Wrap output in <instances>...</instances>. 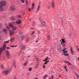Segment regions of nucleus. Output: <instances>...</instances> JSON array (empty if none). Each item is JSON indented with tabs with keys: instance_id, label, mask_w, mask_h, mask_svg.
I'll return each instance as SVG.
<instances>
[{
	"instance_id": "nucleus-1",
	"label": "nucleus",
	"mask_w": 79,
	"mask_h": 79,
	"mask_svg": "<svg viewBox=\"0 0 79 79\" xmlns=\"http://www.w3.org/2000/svg\"><path fill=\"white\" fill-rule=\"evenodd\" d=\"M6 6V1H2L0 2V11H3L4 7Z\"/></svg>"
},
{
	"instance_id": "nucleus-2",
	"label": "nucleus",
	"mask_w": 79,
	"mask_h": 79,
	"mask_svg": "<svg viewBox=\"0 0 79 79\" xmlns=\"http://www.w3.org/2000/svg\"><path fill=\"white\" fill-rule=\"evenodd\" d=\"M9 27H11L13 30H16L17 28L16 26L13 25V24L12 23H9Z\"/></svg>"
},
{
	"instance_id": "nucleus-3",
	"label": "nucleus",
	"mask_w": 79,
	"mask_h": 79,
	"mask_svg": "<svg viewBox=\"0 0 79 79\" xmlns=\"http://www.w3.org/2000/svg\"><path fill=\"white\" fill-rule=\"evenodd\" d=\"M6 55H7V59H10L11 58V56L10 54V52L7 50L6 51Z\"/></svg>"
},
{
	"instance_id": "nucleus-4",
	"label": "nucleus",
	"mask_w": 79,
	"mask_h": 79,
	"mask_svg": "<svg viewBox=\"0 0 79 79\" xmlns=\"http://www.w3.org/2000/svg\"><path fill=\"white\" fill-rule=\"evenodd\" d=\"M10 10L11 11H14L16 10V8H15V6L14 5L11 6L10 7Z\"/></svg>"
},
{
	"instance_id": "nucleus-5",
	"label": "nucleus",
	"mask_w": 79,
	"mask_h": 79,
	"mask_svg": "<svg viewBox=\"0 0 79 79\" xmlns=\"http://www.w3.org/2000/svg\"><path fill=\"white\" fill-rule=\"evenodd\" d=\"M57 49L60 52H61V46L60 44H58L57 46Z\"/></svg>"
},
{
	"instance_id": "nucleus-6",
	"label": "nucleus",
	"mask_w": 79,
	"mask_h": 79,
	"mask_svg": "<svg viewBox=\"0 0 79 79\" xmlns=\"http://www.w3.org/2000/svg\"><path fill=\"white\" fill-rule=\"evenodd\" d=\"M10 71L9 70H4L3 71V74H5V75H6V74H8L9 73H10Z\"/></svg>"
},
{
	"instance_id": "nucleus-7",
	"label": "nucleus",
	"mask_w": 79,
	"mask_h": 79,
	"mask_svg": "<svg viewBox=\"0 0 79 79\" xmlns=\"http://www.w3.org/2000/svg\"><path fill=\"white\" fill-rule=\"evenodd\" d=\"M20 48L22 51H23V50H24L26 48V47L25 46H21L20 47Z\"/></svg>"
},
{
	"instance_id": "nucleus-8",
	"label": "nucleus",
	"mask_w": 79,
	"mask_h": 79,
	"mask_svg": "<svg viewBox=\"0 0 79 79\" xmlns=\"http://www.w3.org/2000/svg\"><path fill=\"white\" fill-rule=\"evenodd\" d=\"M64 62L66 64H68V65H69V66H71V65L72 64L71 63H70V62H69L68 61H64Z\"/></svg>"
},
{
	"instance_id": "nucleus-9",
	"label": "nucleus",
	"mask_w": 79,
	"mask_h": 79,
	"mask_svg": "<svg viewBox=\"0 0 79 79\" xmlns=\"http://www.w3.org/2000/svg\"><path fill=\"white\" fill-rule=\"evenodd\" d=\"M52 8H54L55 6V2H52Z\"/></svg>"
},
{
	"instance_id": "nucleus-10",
	"label": "nucleus",
	"mask_w": 79,
	"mask_h": 79,
	"mask_svg": "<svg viewBox=\"0 0 79 79\" xmlns=\"http://www.w3.org/2000/svg\"><path fill=\"white\" fill-rule=\"evenodd\" d=\"M41 23L44 26H47V23L44 21L41 22Z\"/></svg>"
},
{
	"instance_id": "nucleus-11",
	"label": "nucleus",
	"mask_w": 79,
	"mask_h": 79,
	"mask_svg": "<svg viewBox=\"0 0 79 79\" xmlns=\"http://www.w3.org/2000/svg\"><path fill=\"white\" fill-rule=\"evenodd\" d=\"M3 31L4 33H5V34H6V33H7V30H6V29H4L3 30Z\"/></svg>"
},
{
	"instance_id": "nucleus-12",
	"label": "nucleus",
	"mask_w": 79,
	"mask_h": 79,
	"mask_svg": "<svg viewBox=\"0 0 79 79\" xmlns=\"http://www.w3.org/2000/svg\"><path fill=\"white\" fill-rule=\"evenodd\" d=\"M15 33V32L13 31H10V35H12Z\"/></svg>"
},
{
	"instance_id": "nucleus-13",
	"label": "nucleus",
	"mask_w": 79,
	"mask_h": 79,
	"mask_svg": "<svg viewBox=\"0 0 79 79\" xmlns=\"http://www.w3.org/2000/svg\"><path fill=\"white\" fill-rule=\"evenodd\" d=\"M30 39V37H28L26 39L25 41L26 42H28L29 41V40Z\"/></svg>"
},
{
	"instance_id": "nucleus-14",
	"label": "nucleus",
	"mask_w": 79,
	"mask_h": 79,
	"mask_svg": "<svg viewBox=\"0 0 79 79\" xmlns=\"http://www.w3.org/2000/svg\"><path fill=\"white\" fill-rule=\"evenodd\" d=\"M70 49H71L70 50H71V53L72 55H74V51H73V49L72 48H71Z\"/></svg>"
},
{
	"instance_id": "nucleus-15",
	"label": "nucleus",
	"mask_w": 79,
	"mask_h": 79,
	"mask_svg": "<svg viewBox=\"0 0 79 79\" xmlns=\"http://www.w3.org/2000/svg\"><path fill=\"white\" fill-rule=\"evenodd\" d=\"M4 50H5L3 49L2 48H0V55H1V53L2 52L4 51Z\"/></svg>"
},
{
	"instance_id": "nucleus-16",
	"label": "nucleus",
	"mask_w": 79,
	"mask_h": 79,
	"mask_svg": "<svg viewBox=\"0 0 79 79\" xmlns=\"http://www.w3.org/2000/svg\"><path fill=\"white\" fill-rule=\"evenodd\" d=\"M6 47V44L5 43H4L3 44V47L2 48L3 50H5Z\"/></svg>"
},
{
	"instance_id": "nucleus-17",
	"label": "nucleus",
	"mask_w": 79,
	"mask_h": 79,
	"mask_svg": "<svg viewBox=\"0 0 79 79\" xmlns=\"http://www.w3.org/2000/svg\"><path fill=\"white\" fill-rule=\"evenodd\" d=\"M35 7V4L34 3L32 4V9H34Z\"/></svg>"
},
{
	"instance_id": "nucleus-18",
	"label": "nucleus",
	"mask_w": 79,
	"mask_h": 79,
	"mask_svg": "<svg viewBox=\"0 0 79 79\" xmlns=\"http://www.w3.org/2000/svg\"><path fill=\"white\" fill-rule=\"evenodd\" d=\"M14 40H15V38H12L11 39L10 41L11 42H13L14 41Z\"/></svg>"
},
{
	"instance_id": "nucleus-19",
	"label": "nucleus",
	"mask_w": 79,
	"mask_h": 79,
	"mask_svg": "<svg viewBox=\"0 0 79 79\" xmlns=\"http://www.w3.org/2000/svg\"><path fill=\"white\" fill-rule=\"evenodd\" d=\"M47 39L48 40H50V35H48L47 36Z\"/></svg>"
},
{
	"instance_id": "nucleus-20",
	"label": "nucleus",
	"mask_w": 79,
	"mask_h": 79,
	"mask_svg": "<svg viewBox=\"0 0 79 79\" xmlns=\"http://www.w3.org/2000/svg\"><path fill=\"white\" fill-rule=\"evenodd\" d=\"M62 42L61 43V44H62V43H65V39H63V38H62Z\"/></svg>"
},
{
	"instance_id": "nucleus-21",
	"label": "nucleus",
	"mask_w": 79,
	"mask_h": 79,
	"mask_svg": "<svg viewBox=\"0 0 79 79\" xmlns=\"http://www.w3.org/2000/svg\"><path fill=\"white\" fill-rule=\"evenodd\" d=\"M16 24H20V20H19V21H16Z\"/></svg>"
},
{
	"instance_id": "nucleus-22",
	"label": "nucleus",
	"mask_w": 79,
	"mask_h": 79,
	"mask_svg": "<svg viewBox=\"0 0 79 79\" xmlns=\"http://www.w3.org/2000/svg\"><path fill=\"white\" fill-rule=\"evenodd\" d=\"M25 37V36H24V35L22 36L21 37V40H24V38Z\"/></svg>"
},
{
	"instance_id": "nucleus-23",
	"label": "nucleus",
	"mask_w": 79,
	"mask_h": 79,
	"mask_svg": "<svg viewBox=\"0 0 79 79\" xmlns=\"http://www.w3.org/2000/svg\"><path fill=\"white\" fill-rule=\"evenodd\" d=\"M64 55L66 56H69V54L68 53H65L64 54Z\"/></svg>"
},
{
	"instance_id": "nucleus-24",
	"label": "nucleus",
	"mask_w": 79,
	"mask_h": 79,
	"mask_svg": "<svg viewBox=\"0 0 79 79\" xmlns=\"http://www.w3.org/2000/svg\"><path fill=\"white\" fill-rule=\"evenodd\" d=\"M15 19H16V18L15 17H11L10 18V19L11 20H15Z\"/></svg>"
},
{
	"instance_id": "nucleus-25",
	"label": "nucleus",
	"mask_w": 79,
	"mask_h": 79,
	"mask_svg": "<svg viewBox=\"0 0 79 79\" xmlns=\"http://www.w3.org/2000/svg\"><path fill=\"white\" fill-rule=\"evenodd\" d=\"M48 77V75H47V74H46V75H45L44 76V79H47L45 78H46V77Z\"/></svg>"
},
{
	"instance_id": "nucleus-26",
	"label": "nucleus",
	"mask_w": 79,
	"mask_h": 79,
	"mask_svg": "<svg viewBox=\"0 0 79 79\" xmlns=\"http://www.w3.org/2000/svg\"><path fill=\"white\" fill-rule=\"evenodd\" d=\"M39 64H36V67H35V69H37V68H38V66H39Z\"/></svg>"
},
{
	"instance_id": "nucleus-27",
	"label": "nucleus",
	"mask_w": 79,
	"mask_h": 79,
	"mask_svg": "<svg viewBox=\"0 0 79 79\" xmlns=\"http://www.w3.org/2000/svg\"><path fill=\"white\" fill-rule=\"evenodd\" d=\"M60 20H61V22H62V23H63V18L61 17L60 18Z\"/></svg>"
},
{
	"instance_id": "nucleus-28",
	"label": "nucleus",
	"mask_w": 79,
	"mask_h": 79,
	"mask_svg": "<svg viewBox=\"0 0 79 79\" xmlns=\"http://www.w3.org/2000/svg\"><path fill=\"white\" fill-rule=\"evenodd\" d=\"M69 35V37H71V32L70 31H69L68 32Z\"/></svg>"
},
{
	"instance_id": "nucleus-29",
	"label": "nucleus",
	"mask_w": 79,
	"mask_h": 79,
	"mask_svg": "<svg viewBox=\"0 0 79 79\" xmlns=\"http://www.w3.org/2000/svg\"><path fill=\"white\" fill-rule=\"evenodd\" d=\"M27 63H28V61H27L25 64H24V66H26V65H27Z\"/></svg>"
},
{
	"instance_id": "nucleus-30",
	"label": "nucleus",
	"mask_w": 79,
	"mask_h": 79,
	"mask_svg": "<svg viewBox=\"0 0 79 79\" xmlns=\"http://www.w3.org/2000/svg\"><path fill=\"white\" fill-rule=\"evenodd\" d=\"M16 63V62L15 61H14L13 63V64H14V66L15 67H15H16V66H15V64Z\"/></svg>"
},
{
	"instance_id": "nucleus-31",
	"label": "nucleus",
	"mask_w": 79,
	"mask_h": 79,
	"mask_svg": "<svg viewBox=\"0 0 79 79\" xmlns=\"http://www.w3.org/2000/svg\"><path fill=\"white\" fill-rule=\"evenodd\" d=\"M22 3H24V0H20Z\"/></svg>"
},
{
	"instance_id": "nucleus-32",
	"label": "nucleus",
	"mask_w": 79,
	"mask_h": 79,
	"mask_svg": "<svg viewBox=\"0 0 79 79\" xmlns=\"http://www.w3.org/2000/svg\"><path fill=\"white\" fill-rule=\"evenodd\" d=\"M10 42V40H8L6 41H5L4 42V43H6V44H8L9 43V42Z\"/></svg>"
},
{
	"instance_id": "nucleus-33",
	"label": "nucleus",
	"mask_w": 79,
	"mask_h": 79,
	"mask_svg": "<svg viewBox=\"0 0 79 79\" xmlns=\"http://www.w3.org/2000/svg\"><path fill=\"white\" fill-rule=\"evenodd\" d=\"M29 70L30 71H32V68L31 67L29 68Z\"/></svg>"
},
{
	"instance_id": "nucleus-34",
	"label": "nucleus",
	"mask_w": 79,
	"mask_h": 79,
	"mask_svg": "<svg viewBox=\"0 0 79 79\" xmlns=\"http://www.w3.org/2000/svg\"><path fill=\"white\" fill-rule=\"evenodd\" d=\"M36 60H37V62L39 63V59L37 58H36Z\"/></svg>"
},
{
	"instance_id": "nucleus-35",
	"label": "nucleus",
	"mask_w": 79,
	"mask_h": 79,
	"mask_svg": "<svg viewBox=\"0 0 79 79\" xmlns=\"http://www.w3.org/2000/svg\"><path fill=\"white\" fill-rule=\"evenodd\" d=\"M17 47V46H10V47L11 48H13V47Z\"/></svg>"
},
{
	"instance_id": "nucleus-36",
	"label": "nucleus",
	"mask_w": 79,
	"mask_h": 79,
	"mask_svg": "<svg viewBox=\"0 0 79 79\" xmlns=\"http://www.w3.org/2000/svg\"><path fill=\"white\" fill-rule=\"evenodd\" d=\"M67 52H68V51L66 50V51H64L63 52V53H67Z\"/></svg>"
},
{
	"instance_id": "nucleus-37",
	"label": "nucleus",
	"mask_w": 79,
	"mask_h": 79,
	"mask_svg": "<svg viewBox=\"0 0 79 79\" xmlns=\"http://www.w3.org/2000/svg\"><path fill=\"white\" fill-rule=\"evenodd\" d=\"M35 33V31H33L31 33V35H32V34H34Z\"/></svg>"
},
{
	"instance_id": "nucleus-38",
	"label": "nucleus",
	"mask_w": 79,
	"mask_h": 79,
	"mask_svg": "<svg viewBox=\"0 0 79 79\" xmlns=\"http://www.w3.org/2000/svg\"><path fill=\"white\" fill-rule=\"evenodd\" d=\"M26 4L27 5H28L29 4V2H28L27 1L26 2Z\"/></svg>"
},
{
	"instance_id": "nucleus-39",
	"label": "nucleus",
	"mask_w": 79,
	"mask_h": 79,
	"mask_svg": "<svg viewBox=\"0 0 79 79\" xmlns=\"http://www.w3.org/2000/svg\"><path fill=\"white\" fill-rule=\"evenodd\" d=\"M40 6H38L37 9V11H39V9H40Z\"/></svg>"
},
{
	"instance_id": "nucleus-40",
	"label": "nucleus",
	"mask_w": 79,
	"mask_h": 79,
	"mask_svg": "<svg viewBox=\"0 0 79 79\" xmlns=\"http://www.w3.org/2000/svg\"><path fill=\"white\" fill-rule=\"evenodd\" d=\"M65 43H63V44H62V46L63 47H64V46H65Z\"/></svg>"
},
{
	"instance_id": "nucleus-41",
	"label": "nucleus",
	"mask_w": 79,
	"mask_h": 79,
	"mask_svg": "<svg viewBox=\"0 0 79 79\" xmlns=\"http://www.w3.org/2000/svg\"><path fill=\"white\" fill-rule=\"evenodd\" d=\"M6 48H7V49H8V50H10V49H11V48H10L9 47H6Z\"/></svg>"
},
{
	"instance_id": "nucleus-42",
	"label": "nucleus",
	"mask_w": 79,
	"mask_h": 79,
	"mask_svg": "<svg viewBox=\"0 0 79 79\" xmlns=\"http://www.w3.org/2000/svg\"><path fill=\"white\" fill-rule=\"evenodd\" d=\"M6 28L8 29V30H10V27L8 26H7L6 27Z\"/></svg>"
},
{
	"instance_id": "nucleus-43",
	"label": "nucleus",
	"mask_w": 79,
	"mask_h": 79,
	"mask_svg": "<svg viewBox=\"0 0 79 79\" xmlns=\"http://www.w3.org/2000/svg\"><path fill=\"white\" fill-rule=\"evenodd\" d=\"M48 57H47L46 59L45 60V61H47L48 60Z\"/></svg>"
},
{
	"instance_id": "nucleus-44",
	"label": "nucleus",
	"mask_w": 79,
	"mask_h": 79,
	"mask_svg": "<svg viewBox=\"0 0 79 79\" xmlns=\"http://www.w3.org/2000/svg\"><path fill=\"white\" fill-rule=\"evenodd\" d=\"M43 67L44 69H45V65H43Z\"/></svg>"
},
{
	"instance_id": "nucleus-45",
	"label": "nucleus",
	"mask_w": 79,
	"mask_h": 79,
	"mask_svg": "<svg viewBox=\"0 0 79 79\" xmlns=\"http://www.w3.org/2000/svg\"><path fill=\"white\" fill-rule=\"evenodd\" d=\"M37 32L38 34H40V33H41V32H40V31H38Z\"/></svg>"
},
{
	"instance_id": "nucleus-46",
	"label": "nucleus",
	"mask_w": 79,
	"mask_h": 79,
	"mask_svg": "<svg viewBox=\"0 0 79 79\" xmlns=\"http://www.w3.org/2000/svg\"><path fill=\"white\" fill-rule=\"evenodd\" d=\"M2 25H1V24L0 23V29L2 28Z\"/></svg>"
},
{
	"instance_id": "nucleus-47",
	"label": "nucleus",
	"mask_w": 79,
	"mask_h": 79,
	"mask_svg": "<svg viewBox=\"0 0 79 79\" xmlns=\"http://www.w3.org/2000/svg\"><path fill=\"white\" fill-rule=\"evenodd\" d=\"M39 20L41 22H42V19H40Z\"/></svg>"
},
{
	"instance_id": "nucleus-48",
	"label": "nucleus",
	"mask_w": 79,
	"mask_h": 79,
	"mask_svg": "<svg viewBox=\"0 0 79 79\" xmlns=\"http://www.w3.org/2000/svg\"><path fill=\"white\" fill-rule=\"evenodd\" d=\"M1 67L2 68V69H3V65H1Z\"/></svg>"
},
{
	"instance_id": "nucleus-49",
	"label": "nucleus",
	"mask_w": 79,
	"mask_h": 79,
	"mask_svg": "<svg viewBox=\"0 0 79 79\" xmlns=\"http://www.w3.org/2000/svg\"><path fill=\"white\" fill-rule=\"evenodd\" d=\"M65 50H66V49L64 48V49L62 50V51L64 52V51H65Z\"/></svg>"
},
{
	"instance_id": "nucleus-50",
	"label": "nucleus",
	"mask_w": 79,
	"mask_h": 79,
	"mask_svg": "<svg viewBox=\"0 0 79 79\" xmlns=\"http://www.w3.org/2000/svg\"><path fill=\"white\" fill-rule=\"evenodd\" d=\"M64 69H67V67H66V66H64Z\"/></svg>"
},
{
	"instance_id": "nucleus-51",
	"label": "nucleus",
	"mask_w": 79,
	"mask_h": 79,
	"mask_svg": "<svg viewBox=\"0 0 79 79\" xmlns=\"http://www.w3.org/2000/svg\"><path fill=\"white\" fill-rule=\"evenodd\" d=\"M76 77H77V76H78L79 75H78V74L76 73Z\"/></svg>"
},
{
	"instance_id": "nucleus-52",
	"label": "nucleus",
	"mask_w": 79,
	"mask_h": 79,
	"mask_svg": "<svg viewBox=\"0 0 79 79\" xmlns=\"http://www.w3.org/2000/svg\"><path fill=\"white\" fill-rule=\"evenodd\" d=\"M1 39H2V36L0 35V40H1Z\"/></svg>"
},
{
	"instance_id": "nucleus-53",
	"label": "nucleus",
	"mask_w": 79,
	"mask_h": 79,
	"mask_svg": "<svg viewBox=\"0 0 79 79\" xmlns=\"http://www.w3.org/2000/svg\"><path fill=\"white\" fill-rule=\"evenodd\" d=\"M20 35L23 34V32H20Z\"/></svg>"
},
{
	"instance_id": "nucleus-54",
	"label": "nucleus",
	"mask_w": 79,
	"mask_h": 79,
	"mask_svg": "<svg viewBox=\"0 0 79 79\" xmlns=\"http://www.w3.org/2000/svg\"><path fill=\"white\" fill-rule=\"evenodd\" d=\"M77 78L79 79V75L78 76H77Z\"/></svg>"
},
{
	"instance_id": "nucleus-55",
	"label": "nucleus",
	"mask_w": 79,
	"mask_h": 79,
	"mask_svg": "<svg viewBox=\"0 0 79 79\" xmlns=\"http://www.w3.org/2000/svg\"><path fill=\"white\" fill-rule=\"evenodd\" d=\"M47 64V63L46 62L44 64Z\"/></svg>"
},
{
	"instance_id": "nucleus-56",
	"label": "nucleus",
	"mask_w": 79,
	"mask_h": 79,
	"mask_svg": "<svg viewBox=\"0 0 79 79\" xmlns=\"http://www.w3.org/2000/svg\"><path fill=\"white\" fill-rule=\"evenodd\" d=\"M13 24H15V22H13Z\"/></svg>"
},
{
	"instance_id": "nucleus-57",
	"label": "nucleus",
	"mask_w": 79,
	"mask_h": 79,
	"mask_svg": "<svg viewBox=\"0 0 79 79\" xmlns=\"http://www.w3.org/2000/svg\"><path fill=\"white\" fill-rule=\"evenodd\" d=\"M39 78L38 77H35V79H38Z\"/></svg>"
},
{
	"instance_id": "nucleus-58",
	"label": "nucleus",
	"mask_w": 79,
	"mask_h": 79,
	"mask_svg": "<svg viewBox=\"0 0 79 79\" xmlns=\"http://www.w3.org/2000/svg\"><path fill=\"white\" fill-rule=\"evenodd\" d=\"M29 11H31V8H29Z\"/></svg>"
},
{
	"instance_id": "nucleus-59",
	"label": "nucleus",
	"mask_w": 79,
	"mask_h": 79,
	"mask_svg": "<svg viewBox=\"0 0 79 79\" xmlns=\"http://www.w3.org/2000/svg\"><path fill=\"white\" fill-rule=\"evenodd\" d=\"M65 70H66V71H68V70L67 69H65Z\"/></svg>"
},
{
	"instance_id": "nucleus-60",
	"label": "nucleus",
	"mask_w": 79,
	"mask_h": 79,
	"mask_svg": "<svg viewBox=\"0 0 79 79\" xmlns=\"http://www.w3.org/2000/svg\"><path fill=\"white\" fill-rule=\"evenodd\" d=\"M77 51H78V52H79V48L77 49Z\"/></svg>"
},
{
	"instance_id": "nucleus-61",
	"label": "nucleus",
	"mask_w": 79,
	"mask_h": 79,
	"mask_svg": "<svg viewBox=\"0 0 79 79\" xmlns=\"http://www.w3.org/2000/svg\"><path fill=\"white\" fill-rule=\"evenodd\" d=\"M52 79H53V75H52Z\"/></svg>"
},
{
	"instance_id": "nucleus-62",
	"label": "nucleus",
	"mask_w": 79,
	"mask_h": 79,
	"mask_svg": "<svg viewBox=\"0 0 79 79\" xmlns=\"http://www.w3.org/2000/svg\"><path fill=\"white\" fill-rule=\"evenodd\" d=\"M21 23H22V21H21V20H20V24Z\"/></svg>"
},
{
	"instance_id": "nucleus-63",
	"label": "nucleus",
	"mask_w": 79,
	"mask_h": 79,
	"mask_svg": "<svg viewBox=\"0 0 79 79\" xmlns=\"http://www.w3.org/2000/svg\"><path fill=\"white\" fill-rule=\"evenodd\" d=\"M46 62L47 63L49 62V60H48L47 61H46Z\"/></svg>"
},
{
	"instance_id": "nucleus-64",
	"label": "nucleus",
	"mask_w": 79,
	"mask_h": 79,
	"mask_svg": "<svg viewBox=\"0 0 79 79\" xmlns=\"http://www.w3.org/2000/svg\"><path fill=\"white\" fill-rule=\"evenodd\" d=\"M77 49L79 48H78V46H77Z\"/></svg>"
}]
</instances>
